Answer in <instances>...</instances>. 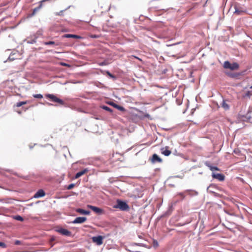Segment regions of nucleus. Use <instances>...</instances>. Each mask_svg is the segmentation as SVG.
<instances>
[{
    "label": "nucleus",
    "mask_w": 252,
    "mask_h": 252,
    "mask_svg": "<svg viewBox=\"0 0 252 252\" xmlns=\"http://www.w3.org/2000/svg\"><path fill=\"white\" fill-rule=\"evenodd\" d=\"M239 64L237 63H231L228 61H225L223 63V67L226 69H229L231 70H235L238 69Z\"/></svg>",
    "instance_id": "obj_1"
},
{
    "label": "nucleus",
    "mask_w": 252,
    "mask_h": 252,
    "mask_svg": "<svg viewBox=\"0 0 252 252\" xmlns=\"http://www.w3.org/2000/svg\"><path fill=\"white\" fill-rule=\"evenodd\" d=\"M46 97L51 99L53 101H54L55 102L58 103L62 105H63L64 104L63 101L62 99L58 98L57 96H56L54 94H47L46 95Z\"/></svg>",
    "instance_id": "obj_2"
},
{
    "label": "nucleus",
    "mask_w": 252,
    "mask_h": 252,
    "mask_svg": "<svg viewBox=\"0 0 252 252\" xmlns=\"http://www.w3.org/2000/svg\"><path fill=\"white\" fill-rule=\"evenodd\" d=\"M92 241L95 243L97 245L100 246L103 244V240L104 237L102 236L99 235L92 237Z\"/></svg>",
    "instance_id": "obj_3"
},
{
    "label": "nucleus",
    "mask_w": 252,
    "mask_h": 252,
    "mask_svg": "<svg viewBox=\"0 0 252 252\" xmlns=\"http://www.w3.org/2000/svg\"><path fill=\"white\" fill-rule=\"evenodd\" d=\"M116 208H119L121 210L125 211L128 208V206L126 202L118 200Z\"/></svg>",
    "instance_id": "obj_4"
},
{
    "label": "nucleus",
    "mask_w": 252,
    "mask_h": 252,
    "mask_svg": "<svg viewBox=\"0 0 252 252\" xmlns=\"http://www.w3.org/2000/svg\"><path fill=\"white\" fill-rule=\"evenodd\" d=\"M212 177L213 178L217 179L220 181H222L224 180V176L222 174L213 173Z\"/></svg>",
    "instance_id": "obj_5"
},
{
    "label": "nucleus",
    "mask_w": 252,
    "mask_h": 252,
    "mask_svg": "<svg viewBox=\"0 0 252 252\" xmlns=\"http://www.w3.org/2000/svg\"><path fill=\"white\" fill-rule=\"evenodd\" d=\"M87 220L86 217H77L72 221L73 223H82Z\"/></svg>",
    "instance_id": "obj_6"
},
{
    "label": "nucleus",
    "mask_w": 252,
    "mask_h": 252,
    "mask_svg": "<svg viewBox=\"0 0 252 252\" xmlns=\"http://www.w3.org/2000/svg\"><path fill=\"white\" fill-rule=\"evenodd\" d=\"M87 207L89 208H90L95 213H97L98 214H101L102 212V209H101L100 208H98L97 207H95V206H92V205H87Z\"/></svg>",
    "instance_id": "obj_7"
},
{
    "label": "nucleus",
    "mask_w": 252,
    "mask_h": 252,
    "mask_svg": "<svg viewBox=\"0 0 252 252\" xmlns=\"http://www.w3.org/2000/svg\"><path fill=\"white\" fill-rule=\"evenodd\" d=\"M235 11L234 12V14L237 15H242L245 13V10L242 8L239 7L237 6H235L234 7Z\"/></svg>",
    "instance_id": "obj_8"
},
{
    "label": "nucleus",
    "mask_w": 252,
    "mask_h": 252,
    "mask_svg": "<svg viewBox=\"0 0 252 252\" xmlns=\"http://www.w3.org/2000/svg\"><path fill=\"white\" fill-rule=\"evenodd\" d=\"M45 195V192L42 189L38 190L34 195L33 197L35 198L43 197Z\"/></svg>",
    "instance_id": "obj_9"
},
{
    "label": "nucleus",
    "mask_w": 252,
    "mask_h": 252,
    "mask_svg": "<svg viewBox=\"0 0 252 252\" xmlns=\"http://www.w3.org/2000/svg\"><path fill=\"white\" fill-rule=\"evenodd\" d=\"M89 171V170L88 168H85L83 169V170L78 172L76 173V174L75 176V178L77 179L81 177V176L83 175L84 174H86Z\"/></svg>",
    "instance_id": "obj_10"
},
{
    "label": "nucleus",
    "mask_w": 252,
    "mask_h": 252,
    "mask_svg": "<svg viewBox=\"0 0 252 252\" xmlns=\"http://www.w3.org/2000/svg\"><path fill=\"white\" fill-rule=\"evenodd\" d=\"M161 153L165 156H168L171 154V151L168 150V147L162 148L161 149Z\"/></svg>",
    "instance_id": "obj_11"
},
{
    "label": "nucleus",
    "mask_w": 252,
    "mask_h": 252,
    "mask_svg": "<svg viewBox=\"0 0 252 252\" xmlns=\"http://www.w3.org/2000/svg\"><path fill=\"white\" fill-rule=\"evenodd\" d=\"M152 161L153 162H161L162 159L157 154H155L153 155Z\"/></svg>",
    "instance_id": "obj_12"
},
{
    "label": "nucleus",
    "mask_w": 252,
    "mask_h": 252,
    "mask_svg": "<svg viewBox=\"0 0 252 252\" xmlns=\"http://www.w3.org/2000/svg\"><path fill=\"white\" fill-rule=\"evenodd\" d=\"M225 74L229 76L231 78H238V77L240 76L239 73H231L229 72H225Z\"/></svg>",
    "instance_id": "obj_13"
},
{
    "label": "nucleus",
    "mask_w": 252,
    "mask_h": 252,
    "mask_svg": "<svg viewBox=\"0 0 252 252\" xmlns=\"http://www.w3.org/2000/svg\"><path fill=\"white\" fill-rule=\"evenodd\" d=\"M58 231L62 234L65 236H69L70 235V232L66 229L61 228Z\"/></svg>",
    "instance_id": "obj_14"
},
{
    "label": "nucleus",
    "mask_w": 252,
    "mask_h": 252,
    "mask_svg": "<svg viewBox=\"0 0 252 252\" xmlns=\"http://www.w3.org/2000/svg\"><path fill=\"white\" fill-rule=\"evenodd\" d=\"M76 211L80 214H83V215H89L90 214V212L89 211H86V210H84L82 209H80V208H78V209H77Z\"/></svg>",
    "instance_id": "obj_15"
},
{
    "label": "nucleus",
    "mask_w": 252,
    "mask_h": 252,
    "mask_svg": "<svg viewBox=\"0 0 252 252\" xmlns=\"http://www.w3.org/2000/svg\"><path fill=\"white\" fill-rule=\"evenodd\" d=\"M64 37L65 38H74L76 39H79L81 38L80 36L75 35V34H66L63 35Z\"/></svg>",
    "instance_id": "obj_16"
},
{
    "label": "nucleus",
    "mask_w": 252,
    "mask_h": 252,
    "mask_svg": "<svg viewBox=\"0 0 252 252\" xmlns=\"http://www.w3.org/2000/svg\"><path fill=\"white\" fill-rule=\"evenodd\" d=\"M221 106L225 110H228L229 108V104L226 102V101L224 100L222 102Z\"/></svg>",
    "instance_id": "obj_17"
},
{
    "label": "nucleus",
    "mask_w": 252,
    "mask_h": 252,
    "mask_svg": "<svg viewBox=\"0 0 252 252\" xmlns=\"http://www.w3.org/2000/svg\"><path fill=\"white\" fill-rule=\"evenodd\" d=\"M246 117L250 120L252 119V108H250L246 114Z\"/></svg>",
    "instance_id": "obj_18"
},
{
    "label": "nucleus",
    "mask_w": 252,
    "mask_h": 252,
    "mask_svg": "<svg viewBox=\"0 0 252 252\" xmlns=\"http://www.w3.org/2000/svg\"><path fill=\"white\" fill-rule=\"evenodd\" d=\"M111 105H112V106H113L114 107H115V108H116L118 109H119V110H121V111H123V110H124V107H122V106H119V105H117V104H115V103H111Z\"/></svg>",
    "instance_id": "obj_19"
},
{
    "label": "nucleus",
    "mask_w": 252,
    "mask_h": 252,
    "mask_svg": "<svg viewBox=\"0 0 252 252\" xmlns=\"http://www.w3.org/2000/svg\"><path fill=\"white\" fill-rule=\"evenodd\" d=\"M27 102H28L27 101L19 102H17L16 103V105L17 107H19L23 105L27 104Z\"/></svg>",
    "instance_id": "obj_20"
},
{
    "label": "nucleus",
    "mask_w": 252,
    "mask_h": 252,
    "mask_svg": "<svg viewBox=\"0 0 252 252\" xmlns=\"http://www.w3.org/2000/svg\"><path fill=\"white\" fill-rule=\"evenodd\" d=\"M208 166L209 168V169L212 171H213L214 170H219V168L216 166H213L211 165H208Z\"/></svg>",
    "instance_id": "obj_21"
},
{
    "label": "nucleus",
    "mask_w": 252,
    "mask_h": 252,
    "mask_svg": "<svg viewBox=\"0 0 252 252\" xmlns=\"http://www.w3.org/2000/svg\"><path fill=\"white\" fill-rule=\"evenodd\" d=\"M42 5L41 3L40 4L39 6L36 8H35L33 10L32 14H34L36 11H37L41 7Z\"/></svg>",
    "instance_id": "obj_22"
},
{
    "label": "nucleus",
    "mask_w": 252,
    "mask_h": 252,
    "mask_svg": "<svg viewBox=\"0 0 252 252\" xmlns=\"http://www.w3.org/2000/svg\"><path fill=\"white\" fill-rule=\"evenodd\" d=\"M15 219L17 220H19V221H22L24 220H23V218L20 216H16L15 217Z\"/></svg>",
    "instance_id": "obj_23"
},
{
    "label": "nucleus",
    "mask_w": 252,
    "mask_h": 252,
    "mask_svg": "<svg viewBox=\"0 0 252 252\" xmlns=\"http://www.w3.org/2000/svg\"><path fill=\"white\" fill-rule=\"evenodd\" d=\"M104 110H105L106 111H109V112H112V109L109 108V107L108 106H102V107Z\"/></svg>",
    "instance_id": "obj_24"
},
{
    "label": "nucleus",
    "mask_w": 252,
    "mask_h": 252,
    "mask_svg": "<svg viewBox=\"0 0 252 252\" xmlns=\"http://www.w3.org/2000/svg\"><path fill=\"white\" fill-rule=\"evenodd\" d=\"M33 96L36 98H43V95L41 94H34Z\"/></svg>",
    "instance_id": "obj_25"
},
{
    "label": "nucleus",
    "mask_w": 252,
    "mask_h": 252,
    "mask_svg": "<svg viewBox=\"0 0 252 252\" xmlns=\"http://www.w3.org/2000/svg\"><path fill=\"white\" fill-rule=\"evenodd\" d=\"M64 11V10H61V11H60L59 12H56L55 13V15H56V16H63V12Z\"/></svg>",
    "instance_id": "obj_26"
},
{
    "label": "nucleus",
    "mask_w": 252,
    "mask_h": 252,
    "mask_svg": "<svg viewBox=\"0 0 252 252\" xmlns=\"http://www.w3.org/2000/svg\"><path fill=\"white\" fill-rule=\"evenodd\" d=\"M74 187V184H70L67 188V189H72L73 187Z\"/></svg>",
    "instance_id": "obj_27"
},
{
    "label": "nucleus",
    "mask_w": 252,
    "mask_h": 252,
    "mask_svg": "<svg viewBox=\"0 0 252 252\" xmlns=\"http://www.w3.org/2000/svg\"><path fill=\"white\" fill-rule=\"evenodd\" d=\"M0 247L4 248H6V245L5 243L0 242Z\"/></svg>",
    "instance_id": "obj_28"
},
{
    "label": "nucleus",
    "mask_w": 252,
    "mask_h": 252,
    "mask_svg": "<svg viewBox=\"0 0 252 252\" xmlns=\"http://www.w3.org/2000/svg\"><path fill=\"white\" fill-rule=\"evenodd\" d=\"M55 42L54 41H49L45 43L46 45H53L54 44Z\"/></svg>",
    "instance_id": "obj_29"
},
{
    "label": "nucleus",
    "mask_w": 252,
    "mask_h": 252,
    "mask_svg": "<svg viewBox=\"0 0 252 252\" xmlns=\"http://www.w3.org/2000/svg\"><path fill=\"white\" fill-rule=\"evenodd\" d=\"M154 246H158V242H157V241H154Z\"/></svg>",
    "instance_id": "obj_30"
},
{
    "label": "nucleus",
    "mask_w": 252,
    "mask_h": 252,
    "mask_svg": "<svg viewBox=\"0 0 252 252\" xmlns=\"http://www.w3.org/2000/svg\"><path fill=\"white\" fill-rule=\"evenodd\" d=\"M20 243V241H19L17 240V241L15 242V244H16V245H19Z\"/></svg>",
    "instance_id": "obj_31"
},
{
    "label": "nucleus",
    "mask_w": 252,
    "mask_h": 252,
    "mask_svg": "<svg viewBox=\"0 0 252 252\" xmlns=\"http://www.w3.org/2000/svg\"><path fill=\"white\" fill-rule=\"evenodd\" d=\"M62 64L63 66H68V65L65 63H62Z\"/></svg>",
    "instance_id": "obj_32"
},
{
    "label": "nucleus",
    "mask_w": 252,
    "mask_h": 252,
    "mask_svg": "<svg viewBox=\"0 0 252 252\" xmlns=\"http://www.w3.org/2000/svg\"><path fill=\"white\" fill-rule=\"evenodd\" d=\"M108 74H109V75L110 76H111V77H113V78H114V77L112 74H111L110 73H108Z\"/></svg>",
    "instance_id": "obj_33"
},
{
    "label": "nucleus",
    "mask_w": 252,
    "mask_h": 252,
    "mask_svg": "<svg viewBox=\"0 0 252 252\" xmlns=\"http://www.w3.org/2000/svg\"><path fill=\"white\" fill-rule=\"evenodd\" d=\"M47 104H48V105H52V104L49 103H48Z\"/></svg>",
    "instance_id": "obj_34"
},
{
    "label": "nucleus",
    "mask_w": 252,
    "mask_h": 252,
    "mask_svg": "<svg viewBox=\"0 0 252 252\" xmlns=\"http://www.w3.org/2000/svg\"><path fill=\"white\" fill-rule=\"evenodd\" d=\"M70 6H68L66 9L69 8Z\"/></svg>",
    "instance_id": "obj_35"
},
{
    "label": "nucleus",
    "mask_w": 252,
    "mask_h": 252,
    "mask_svg": "<svg viewBox=\"0 0 252 252\" xmlns=\"http://www.w3.org/2000/svg\"><path fill=\"white\" fill-rule=\"evenodd\" d=\"M251 88H252V87H251Z\"/></svg>",
    "instance_id": "obj_36"
}]
</instances>
